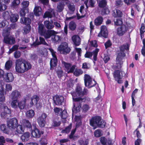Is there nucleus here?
Wrapping results in <instances>:
<instances>
[{
    "label": "nucleus",
    "mask_w": 145,
    "mask_h": 145,
    "mask_svg": "<svg viewBox=\"0 0 145 145\" xmlns=\"http://www.w3.org/2000/svg\"><path fill=\"white\" fill-rule=\"evenodd\" d=\"M25 9L22 8L21 9L20 11V16L22 17L23 18H24L25 15Z\"/></svg>",
    "instance_id": "338daca9"
},
{
    "label": "nucleus",
    "mask_w": 145,
    "mask_h": 145,
    "mask_svg": "<svg viewBox=\"0 0 145 145\" xmlns=\"http://www.w3.org/2000/svg\"><path fill=\"white\" fill-rule=\"evenodd\" d=\"M85 85L88 88H90L95 86L97 82L94 80H92L91 77L88 74H85L84 76Z\"/></svg>",
    "instance_id": "423d86ee"
},
{
    "label": "nucleus",
    "mask_w": 145,
    "mask_h": 145,
    "mask_svg": "<svg viewBox=\"0 0 145 145\" xmlns=\"http://www.w3.org/2000/svg\"><path fill=\"white\" fill-rule=\"evenodd\" d=\"M31 131V134L34 137L39 138L40 137L41 135L43 134L44 132L40 131L35 126L34 129L33 130H30Z\"/></svg>",
    "instance_id": "f3484780"
},
{
    "label": "nucleus",
    "mask_w": 145,
    "mask_h": 145,
    "mask_svg": "<svg viewBox=\"0 0 145 145\" xmlns=\"http://www.w3.org/2000/svg\"><path fill=\"white\" fill-rule=\"evenodd\" d=\"M89 124L93 127L94 129L97 127L103 128L105 126V123L102 120L101 117L99 116L92 117L89 120Z\"/></svg>",
    "instance_id": "39448f33"
},
{
    "label": "nucleus",
    "mask_w": 145,
    "mask_h": 145,
    "mask_svg": "<svg viewBox=\"0 0 145 145\" xmlns=\"http://www.w3.org/2000/svg\"><path fill=\"white\" fill-rule=\"evenodd\" d=\"M115 25L118 26L121 25L122 24V19L121 18L120 19H116V20H114Z\"/></svg>",
    "instance_id": "603ef678"
},
{
    "label": "nucleus",
    "mask_w": 145,
    "mask_h": 145,
    "mask_svg": "<svg viewBox=\"0 0 145 145\" xmlns=\"http://www.w3.org/2000/svg\"><path fill=\"white\" fill-rule=\"evenodd\" d=\"M39 99L38 95H34L31 98L30 105L31 106L37 105V102Z\"/></svg>",
    "instance_id": "4be33fe9"
},
{
    "label": "nucleus",
    "mask_w": 145,
    "mask_h": 145,
    "mask_svg": "<svg viewBox=\"0 0 145 145\" xmlns=\"http://www.w3.org/2000/svg\"><path fill=\"white\" fill-rule=\"evenodd\" d=\"M83 72V71L81 69H76L73 73L74 75L76 76H78L82 74Z\"/></svg>",
    "instance_id": "c03bdc74"
},
{
    "label": "nucleus",
    "mask_w": 145,
    "mask_h": 145,
    "mask_svg": "<svg viewBox=\"0 0 145 145\" xmlns=\"http://www.w3.org/2000/svg\"><path fill=\"white\" fill-rule=\"evenodd\" d=\"M3 111L7 114H10L11 113L10 110L9 109L7 106H4Z\"/></svg>",
    "instance_id": "13d9d810"
},
{
    "label": "nucleus",
    "mask_w": 145,
    "mask_h": 145,
    "mask_svg": "<svg viewBox=\"0 0 145 145\" xmlns=\"http://www.w3.org/2000/svg\"><path fill=\"white\" fill-rule=\"evenodd\" d=\"M113 76L115 81H117L119 84H122L123 82V80H121L122 77L120 75V71L119 70H116L114 71Z\"/></svg>",
    "instance_id": "dca6fc26"
},
{
    "label": "nucleus",
    "mask_w": 145,
    "mask_h": 145,
    "mask_svg": "<svg viewBox=\"0 0 145 145\" xmlns=\"http://www.w3.org/2000/svg\"><path fill=\"white\" fill-rule=\"evenodd\" d=\"M20 22L23 24L26 25H30L31 23V20L28 18L24 17L21 18L20 19Z\"/></svg>",
    "instance_id": "bb28decb"
},
{
    "label": "nucleus",
    "mask_w": 145,
    "mask_h": 145,
    "mask_svg": "<svg viewBox=\"0 0 145 145\" xmlns=\"http://www.w3.org/2000/svg\"><path fill=\"white\" fill-rule=\"evenodd\" d=\"M35 114V112L33 110H30L27 111L26 113V117L28 118H32L34 116Z\"/></svg>",
    "instance_id": "4c0bfd02"
},
{
    "label": "nucleus",
    "mask_w": 145,
    "mask_h": 145,
    "mask_svg": "<svg viewBox=\"0 0 145 145\" xmlns=\"http://www.w3.org/2000/svg\"><path fill=\"white\" fill-rule=\"evenodd\" d=\"M39 41L38 42L39 45L43 44L44 45L48 46V44L46 42L45 40L43 37H39Z\"/></svg>",
    "instance_id": "de8ad7c7"
},
{
    "label": "nucleus",
    "mask_w": 145,
    "mask_h": 145,
    "mask_svg": "<svg viewBox=\"0 0 145 145\" xmlns=\"http://www.w3.org/2000/svg\"><path fill=\"white\" fill-rule=\"evenodd\" d=\"M34 13L36 16H39L40 13V10H39V7L38 6L35 7L34 9Z\"/></svg>",
    "instance_id": "09e8293b"
},
{
    "label": "nucleus",
    "mask_w": 145,
    "mask_h": 145,
    "mask_svg": "<svg viewBox=\"0 0 145 145\" xmlns=\"http://www.w3.org/2000/svg\"><path fill=\"white\" fill-rule=\"evenodd\" d=\"M49 50L51 52L53 59H51L50 61V69H53L54 67L56 66L57 62V59L56 56L55 54L56 52L52 48H49Z\"/></svg>",
    "instance_id": "6e6552de"
},
{
    "label": "nucleus",
    "mask_w": 145,
    "mask_h": 145,
    "mask_svg": "<svg viewBox=\"0 0 145 145\" xmlns=\"http://www.w3.org/2000/svg\"><path fill=\"white\" fill-rule=\"evenodd\" d=\"M70 2L69 0H61L57 5L56 11L60 13L64 10L65 5H67Z\"/></svg>",
    "instance_id": "9d476101"
},
{
    "label": "nucleus",
    "mask_w": 145,
    "mask_h": 145,
    "mask_svg": "<svg viewBox=\"0 0 145 145\" xmlns=\"http://www.w3.org/2000/svg\"><path fill=\"white\" fill-rule=\"evenodd\" d=\"M127 28L125 25H122L117 28V33L119 36H122L126 32Z\"/></svg>",
    "instance_id": "a211bd4d"
},
{
    "label": "nucleus",
    "mask_w": 145,
    "mask_h": 145,
    "mask_svg": "<svg viewBox=\"0 0 145 145\" xmlns=\"http://www.w3.org/2000/svg\"><path fill=\"white\" fill-rule=\"evenodd\" d=\"M94 135L96 137H100L103 135L102 131L99 129H97L95 131Z\"/></svg>",
    "instance_id": "a18cd8bd"
},
{
    "label": "nucleus",
    "mask_w": 145,
    "mask_h": 145,
    "mask_svg": "<svg viewBox=\"0 0 145 145\" xmlns=\"http://www.w3.org/2000/svg\"><path fill=\"white\" fill-rule=\"evenodd\" d=\"M38 30L39 34L46 39H50V36L55 33L53 30H46L44 25L42 24H38Z\"/></svg>",
    "instance_id": "7ed1b4c3"
},
{
    "label": "nucleus",
    "mask_w": 145,
    "mask_h": 145,
    "mask_svg": "<svg viewBox=\"0 0 145 145\" xmlns=\"http://www.w3.org/2000/svg\"><path fill=\"white\" fill-rule=\"evenodd\" d=\"M15 69L19 73L22 74L27 71L31 68V64L22 58L18 59L15 61Z\"/></svg>",
    "instance_id": "f03ea898"
},
{
    "label": "nucleus",
    "mask_w": 145,
    "mask_h": 145,
    "mask_svg": "<svg viewBox=\"0 0 145 145\" xmlns=\"http://www.w3.org/2000/svg\"><path fill=\"white\" fill-rule=\"evenodd\" d=\"M62 63L67 71L68 73L73 72L76 67L75 65L72 66L71 63H67L63 61L62 62Z\"/></svg>",
    "instance_id": "4468645a"
},
{
    "label": "nucleus",
    "mask_w": 145,
    "mask_h": 145,
    "mask_svg": "<svg viewBox=\"0 0 145 145\" xmlns=\"http://www.w3.org/2000/svg\"><path fill=\"white\" fill-rule=\"evenodd\" d=\"M3 42L5 44L12 45L15 43V38L12 36L6 35L4 37Z\"/></svg>",
    "instance_id": "2eb2a0df"
},
{
    "label": "nucleus",
    "mask_w": 145,
    "mask_h": 145,
    "mask_svg": "<svg viewBox=\"0 0 145 145\" xmlns=\"http://www.w3.org/2000/svg\"><path fill=\"white\" fill-rule=\"evenodd\" d=\"M140 34H144L145 32V24L142 23L141 25V27L140 29Z\"/></svg>",
    "instance_id": "4d7b16f0"
},
{
    "label": "nucleus",
    "mask_w": 145,
    "mask_h": 145,
    "mask_svg": "<svg viewBox=\"0 0 145 145\" xmlns=\"http://www.w3.org/2000/svg\"><path fill=\"white\" fill-rule=\"evenodd\" d=\"M88 90L84 88L83 89L81 86L78 84L77 85L75 91L71 93L72 99L74 102H78L86 98V97L84 98L82 97L86 95L88 93Z\"/></svg>",
    "instance_id": "f257e3e1"
},
{
    "label": "nucleus",
    "mask_w": 145,
    "mask_h": 145,
    "mask_svg": "<svg viewBox=\"0 0 145 145\" xmlns=\"http://www.w3.org/2000/svg\"><path fill=\"white\" fill-rule=\"evenodd\" d=\"M18 124V121L15 118H10L7 121V126L11 130L15 129Z\"/></svg>",
    "instance_id": "1a4fd4ad"
},
{
    "label": "nucleus",
    "mask_w": 145,
    "mask_h": 145,
    "mask_svg": "<svg viewBox=\"0 0 145 145\" xmlns=\"http://www.w3.org/2000/svg\"><path fill=\"white\" fill-rule=\"evenodd\" d=\"M69 10L71 12H73L75 10V6L73 3H70V2L67 5Z\"/></svg>",
    "instance_id": "a19ab883"
},
{
    "label": "nucleus",
    "mask_w": 145,
    "mask_h": 145,
    "mask_svg": "<svg viewBox=\"0 0 145 145\" xmlns=\"http://www.w3.org/2000/svg\"><path fill=\"white\" fill-rule=\"evenodd\" d=\"M98 6L100 8H103L106 7L107 2L106 0H98Z\"/></svg>",
    "instance_id": "e433bc0d"
},
{
    "label": "nucleus",
    "mask_w": 145,
    "mask_h": 145,
    "mask_svg": "<svg viewBox=\"0 0 145 145\" xmlns=\"http://www.w3.org/2000/svg\"><path fill=\"white\" fill-rule=\"evenodd\" d=\"M53 17V15L52 12L49 11H46L44 14L43 18H52Z\"/></svg>",
    "instance_id": "8fccbe9b"
},
{
    "label": "nucleus",
    "mask_w": 145,
    "mask_h": 145,
    "mask_svg": "<svg viewBox=\"0 0 145 145\" xmlns=\"http://www.w3.org/2000/svg\"><path fill=\"white\" fill-rule=\"evenodd\" d=\"M119 48L120 52L117 55L116 60L118 66H119L121 68L123 63L122 60L123 57L126 56V54L124 52L125 50H129V46L128 45L123 44L119 47Z\"/></svg>",
    "instance_id": "20e7f679"
},
{
    "label": "nucleus",
    "mask_w": 145,
    "mask_h": 145,
    "mask_svg": "<svg viewBox=\"0 0 145 145\" xmlns=\"http://www.w3.org/2000/svg\"><path fill=\"white\" fill-rule=\"evenodd\" d=\"M30 134L29 132L24 133L21 137V139L22 142H25L27 141L30 137Z\"/></svg>",
    "instance_id": "c756f323"
},
{
    "label": "nucleus",
    "mask_w": 145,
    "mask_h": 145,
    "mask_svg": "<svg viewBox=\"0 0 145 145\" xmlns=\"http://www.w3.org/2000/svg\"><path fill=\"white\" fill-rule=\"evenodd\" d=\"M108 31L106 27L102 25L101 27L100 32L98 35V37H103L105 38H106L108 36Z\"/></svg>",
    "instance_id": "6ab92c4d"
},
{
    "label": "nucleus",
    "mask_w": 145,
    "mask_h": 145,
    "mask_svg": "<svg viewBox=\"0 0 145 145\" xmlns=\"http://www.w3.org/2000/svg\"><path fill=\"white\" fill-rule=\"evenodd\" d=\"M76 127L72 129L71 131V133L69 135V138L70 139H72L74 138V135L76 132Z\"/></svg>",
    "instance_id": "052dcab7"
},
{
    "label": "nucleus",
    "mask_w": 145,
    "mask_h": 145,
    "mask_svg": "<svg viewBox=\"0 0 145 145\" xmlns=\"http://www.w3.org/2000/svg\"><path fill=\"white\" fill-rule=\"evenodd\" d=\"M22 123L24 127L27 128L30 131L32 130V125L29 120L26 119H23L22 120Z\"/></svg>",
    "instance_id": "b1692460"
},
{
    "label": "nucleus",
    "mask_w": 145,
    "mask_h": 145,
    "mask_svg": "<svg viewBox=\"0 0 145 145\" xmlns=\"http://www.w3.org/2000/svg\"><path fill=\"white\" fill-rule=\"evenodd\" d=\"M30 58L32 60L36 61L38 58V56L35 54H31L30 56Z\"/></svg>",
    "instance_id": "0e129e2a"
},
{
    "label": "nucleus",
    "mask_w": 145,
    "mask_h": 145,
    "mask_svg": "<svg viewBox=\"0 0 145 145\" xmlns=\"http://www.w3.org/2000/svg\"><path fill=\"white\" fill-rule=\"evenodd\" d=\"M110 10L107 7L103 8L101 10V14L102 16L106 15L109 14Z\"/></svg>",
    "instance_id": "c9c22d12"
},
{
    "label": "nucleus",
    "mask_w": 145,
    "mask_h": 145,
    "mask_svg": "<svg viewBox=\"0 0 145 145\" xmlns=\"http://www.w3.org/2000/svg\"><path fill=\"white\" fill-rule=\"evenodd\" d=\"M100 142L103 145H106L107 143V140L104 137H101L99 139Z\"/></svg>",
    "instance_id": "864d4df0"
},
{
    "label": "nucleus",
    "mask_w": 145,
    "mask_h": 145,
    "mask_svg": "<svg viewBox=\"0 0 145 145\" xmlns=\"http://www.w3.org/2000/svg\"><path fill=\"white\" fill-rule=\"evenodd\" d=\"M26 105V100L20 101L18 103V106L21 109H23L24 108Z\"/></svg>",
    "instance_id": "ea45409f"
},
{
    "label": "nucleus",
    "mask_w": 145,
    "mask_h": 145,
    "mask_svg": "<svg viewBox=\"0 0 145 145\" xmlns=\"http://www.w3.org/2000/svg\"><path fill=\"white\" fill-rule=\"evenodd\" d=\"M44 26L47 30H51L54 27L52 22H50L49 20H46L44 22Z\"/></svg>",
    "instance_id": "c85d7f7f"
},
{
    "label": "nucleus",
    "mask_w": 145,
    "mask_h": 145,
    "mask_svg": "<svg viewBox=\"0 0 145 145\" xmlns=\"http://www.w3.org/2000/svg\"><path fill=\"white\" fill-rule=\"evenodd\" d=\"M10 96L12 99H18L21 96L20 92L16 90H15L12 91L10 94Z\"/></svg>",
    "instance_id": "5701e85b"
},
{
    "label": "nucleus",
    "mask_w": 145,
    "mask_h": 145,
    "mask_svg": "<svg viewBox=\"0 0 145 145\" xmlns=\"http://www.w3.org/2000/svg\"><path fill=\"white\" fill-rule=\"evenodd\" d=\"M12 65V61L10 60L7 61L5 63V69L7 70H9L11 67Z\"/></svg>",
    "instance_id": "37998d69"
},
{
    "label": "nucleus",
    "mask_w": 145,
    "mask_h": 145,
    "mask_svg": "<svg viewBox=\"0 0 145 145\" xmlns=\"http://www.w3.org/2000/svg\"><path fill=\"white\" fill-rule=\"evenodd\" d=\"M72 127V124L71 123L68 126L66 127L64 129L62 130L61 133L68 134L70 131Z\"/></svg>",
    "instance_id": "58836bf2"
},
{
    "label": "nucleus",
    "mask_w": 145,
    "mask_h": 145,
    "mask_svg": "<svg viewBox=\"0 0 145 145\" xmlns=\"http://www.w3.org/2000/svg\"><path fill=\"white\" fill-rule=\"evenodd\" d=\"M7 8V6L4 3H3L1 0H0V11L3 12L6 10Z\"/></svg>",
    "instance_id": "49530a36"
},
{
    "label": "nucleus",
    "mask_w": 145,
    "mask_h": 145,
    "mask_svg": "<svg viewBox=\"0 0 145 145\" xmlns=\"http://www.w3.org/2000/svg\"><path fill=\"white\" fill-rule=\"evenodd\" d=\"M105 48L106 49L111 46L112 44L110 40H108L105 43Z\"/></svg>",
    "instance_id": "69168bd1"
},
{
    "label": "nucleus",
    "mask_w": 145,
    "mask_h": 145,
    "mask_svg": "<svg viewBox=\"0 0 145 145\" xmlns=\"http://www.w3.org/2000/svg\"><path fill=\"white\" fill-rule=\"evenodd\" d=\"M53 100L56 105L59 106L62 105L64 99L63 97L62 96L56 94L53 96Z\"/></svg>",
    "instance_id": "ddd939ff"
},
{
    "label": "nucleus",
    "mask_w": 145,
    "mask_h": 145,
    "mask_svg": "<svg viewBox=\"0 0 145 145\" xmlns=\"http://www.w3.org/2000/svg\"><path fill=\"white\" fill-rule=\"evenodd\" d=\"M19 18L18 15L16 14H12L10 16V19L11 22L14 23L16 22Z\"/></svg>",
    "instance_id": "7c9ffc66"
},
{
    "label": "nucleus",
    "mask_w": 145,
    "mask_h": 145,
    "mask_svg": "<svg viewBox=\"0 0 145 145\" xmlns=\"http://www.w3.org/2000/svg\"><path fill=\"white\" fill-rule=\"evenodd\" d=\"M103 21V18L101 16H99L95 20V24L97 26L99 25L102 24Z\"/></svg>",
    "instance_id": "72a5a7b5"
},
{
    "label": "nucleus",
    "mask_w": 145,
    "mask_h": 145,
    "mask_svg": "<svg viewBox=\"0 0 145 145\" xmlns=\"http://www.w3.org/2000/svg\"><path fill=\"white\" fill-rule=\"evenodd\" d=\"M89 106L88 105L85 104L83 105L82 109L83 111L86 112L89 109Z\"/></svg>",
    "instance_id": "e2e57ef3"
},
{
    "label": "nucleus",
    "mask_w": 145,
    "mask_h": 145,
    "mask_svg": "<svg viewBox=\"0 0 145 145\" xmlns=\"http://www.w3.org/2000/svg\"><path fill=\"white\" fill-rule=\"evenodd\" d=\"M74 103L73 104V108L72 109L73 112L77 113L80 111L82 106L81 102H79Z\"/></svg>",
    "instance_id": "412c9836"
},
{
    "label": "nucleus",
    "mask_w": 145,
    "mask_h": 145,
    "mask_svg": "<svg viewBox=\"0 0 145 145\" xmlns=\"http://www.w3.org/2000/svg\"><path fill=\"white\" fill-rule=\"evenodd\" d=\"M58 50L64 54L69 53L71 49L69 47L68 43L66 42H62L58 48Z\"/></svg>",
    "instance_id": "0eeeda50"
},
{
    "label": "nucleus",
    "mask_w": 145,
    "mask_h": 145,
    "mask_svg": "<svg viewBox=\"0 0 145 145\" xmlns=\"http://www.w3.org/2000/svg\"><path fill=\"white\" fill-rule=\"evenodd\" d=\"M99 51V49L97 48H95L92 52L86 51L84 55V57L85 58L90 59L93 55V59L95 61H96L97 60L98 53Z\"/></svg>",
    "instance_id": "9b49d317"
},
{
    "label": "nucleus",
    "mask_w": 145,
    "mask_h": 145,
    "mask_svg": "<svg viewBox=\"0 0 145 145\" xmlns=\"http://www.w3.org/2000/svg\"><path fill=\"white\" fill-rule=\"evenodd\" d=\"M47 115L44 113H43L37 118V121L39 126L43 127L45 125L46 118Z\"/></svg>",
    "instance_id": "f8f14e48"
},
{
    "label": "nucleus",
    "mask_w": 145,
    "mask_h": 145,
    "mask_svg": "<svg viewBox=\"0 0 145 145\" xmlns=\"http://www.w3.org/2000/svg\"><path fill=\"white\" fill-rule=\"evenodd\" d=\"M67 115L66 111L63 110L61 114V117L62 119L65 120L67 117Z\"/></svg>",
    "instance_id": "680f3d73"
},
{
    "label": "nucleus",
    "mask_w": 145,
    "mask_h": 145,
    "mask_svg": "<svg viewBox=\"0 0 145 145\" xmlns=\"http://www.w3.org/2000/svg\"><path fill=\"white\" fill-rule=\"evenodd\" d=\"M14 80V77L11 73H8L6 76L5 80L7 82H12Z\"/></svg>",
    "instance_id": "f704fd0d"
},
{
    "label": "nucleus",
    "mask_w": 145,
    "mask_h": 145,
    "mask_svg": "<svg viewBox=\"0 0 145 145\" xmlns=\"http://www.w3.org/2000/svg\"><path fill=\"white\" fill-rule=\"evenodd\" d=\"M91 46L93 47L96 48L97 47V42L96 40H92L90 42Z\"/></svg>",
    "instance_id": "774afa93"
},
{
    "label": "nucleus",
    "mask_w": 145,
    "mask_h": 145,
    "mask_svg": "<svg viewBox=\"0 0 145 145\" xmlns=\"http://www.w3.org/2000/svg\"><path fill=\"white\" fill-rule=\"evenodd\" d=\"M20 3V0H14L12 2L11 7L14 8H15L18 7Z\"/></svg>",
    "instance_id": "79ce46f5"
},
{
    "label": "nucleus",
    "mask_w": 145,
    "mask_h": 145,
    "mask_svg": "<svg viewBox=\"0 0 145 145\" xmlns=\"http://www.w3.org/2000/svg\"><path fill=\"white\" fill-rule=\"evenodd\" d=\"M15 129L16 131L18 134H21L24 132V129L22 125L18 124Z\"/></svg>",
    "instance_id": "473e14b6"
},
{
    "label": "nucleus",
    "mask_w": 145,
    "mask_h": 145,
    "mask_svg": "<svg viewBox=\"0 0 145 145\" xmlns=\"http://www.w3.org/2000/svg\"><path fill=\"white\" fill-rule=\"evenodd\" d=\"M112 15L114 18H121L123 16V13L121 10L116 9L114 11Z\"/></svg>",
    "instance_id": "a878e982"
},
{
    "label": "nucleus",
    "mask_w": 145,
    "mask_h": 145,
    "mask_svg": "<svg viewBox=\"0 0 145 145\" xmlns=\"http://www.w3.org/2000/svg\"><path fill=\"white\" fill-rule=\"evenodd\" d=\"M0 129L3 133L7 134H9L10 129L7 127L5 124H2L0 125Z\"/></svg>",
    "instance_id": "393cba45"
},
{
    "label": "nucleus",
    "mask_w": 145,
    "mask_h": 145,
    "mask_svg": "<svg viewBox=\"0 0 145 145\" xmlns=\"http://www.w3.org/2000/svg\"><path fill=\"white\" fill-rule=\"evenodd\" d=\"M29 4V2L28 1H24L22 3V8L25 9L27 8Z\"/></svg>",
    "instance_id": "bf43d9fd"
},
{
    "label": "nucleus",
    "mask_w": 145,
    "mask_h": 145,
    "mask_svg": "<svg viewBox=\"0 0 145 145\" xmlns=\"http://www.w3.org/2000/svg\"><path fill=\"white\" fill-rule=\"evenodd\" d=\"M77 25L76 23L74 21L70 22L69 24V29L71 31H74L76 29Z\"/></svg>",
    "instance_id": "2f4dec72"
},
{
    "label": "nucleus",
    "mask_w": 145,
    "mask_h": 145,
    "mask_svg": "<svg viewBox=\"0 0 145 145\" xmlns=\"http://www.w3.org/2000/svg\"><path fill=\"white\" fill-rule=\"evenodd\" d=\"M21 56V53L19 51L16 50L14 53V57L15 58L17 59L19 58Z\"/></svg>",
    "instance_id": "6e6d98bb"
},
{
    "label": "nucleus",
    "mask_w": 145,
    "mask_h": 145,
    "mask_svg": "<svg viewBox=\"0 0 145 145\" xmlns=\"http://www.w3.org/2000/svg\"><path fill=\"white\" fill-rule=\"evenodd\" d=\"M72 40L73 44L75 46H78L80 44L81 39L80 37L77 35H73L72 37Z\"/></svg>",
    "instance_id": "aec40b11"
},
{
    "label": "nucleus",
    "mask_w": 145,
    "mask_h": 145,
    "mask_svg": "<svg viewBox=\"0 0 145 145\" xmlns=\"http://www.w3.org/2000/svg\"><path fill=\"white\" fill-rule=\"evenodd\" d=\"M55 33H54V34L50 36L51 37V39L52 41L54 43H55L57 42H58L59 41L61 40L60 37L57 35H56L57 33V32L55 31Z\"/></svg>",
    "instance_id": "cd10ccee"
},
{
    "label": "nucleus",
    "mask_w": 145,
    "mask_h": 145,
    "mask_svg": "<svg viewBox=\"0 0 145 145\" xmlns=\"http://www.w3.org/2000/svg\"><path fill=\"white\" fill-rule=\"evenodd\" d=\"M31 29V27L30 25H26L24 29V33L26 34L29 32Z\"/></svg>",
    "instance_id": "5fc2aeb1"
},
{
    "label": "nucleus",
    "mask_w": 145,
    "mask_h": 145,
    "mask_svg": "<svg viewBox=\"0 0 145 145\" xmlns=\"http://www.w3.org/2000/svg\"><path fill=\"white\" fill-rule=\"evenodd\" d=\"M11 103V105L12 107L14 108H17L18 106V100L16 99H13Z\"/></svg>",
    "instance_id": "3c124183"
}]
</instances>
